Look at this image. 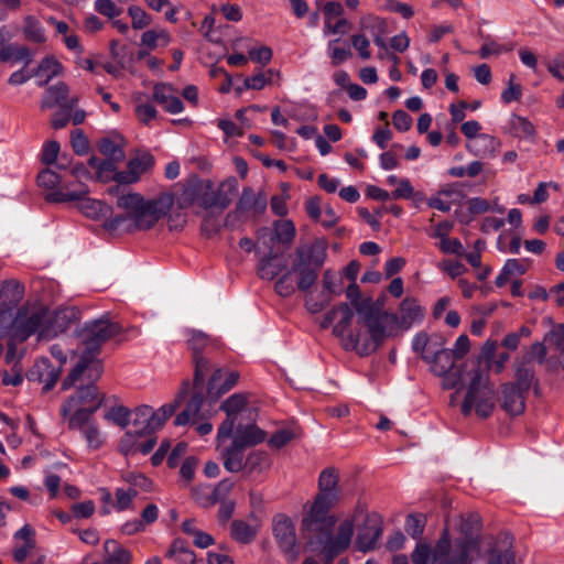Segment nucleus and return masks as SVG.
<instances>
[{
	"instance_id": "603ef678",
	"label": "nucleus",
	"mask_w": 564,
	"mask_h": 564,
	"mask_svg": "<svg viewBox=\"0 0 564 564\" xmlns=\"http://www.w3.org/2000/svg\"><path fill=\"white\" fill-rule=\"evenodd\" d=\"M275 239L281 243H291L295 237V226L292 220H276L273 224Z\"/></svg>"
},
{
	"instance_id": "e433bc0d",
	"label": "nucleus",
	"mask_w": 564,
	"mask_h": 564,
	"mask_svg": "<svg viewBox=\"0 0 564 564\" xmlns=\"http://www.w3.org/2000/svg\"><path fill=\"white\" fill-rule=\"evenodd\" d=\"M63 70L62 64L53 56L44 57L39 64L34 76L40 79V85H46L52 78Z\"/></svg>"
},
{
	"instance_id": "8fccbe9b",
	"label": "nucleus",
	"mask_w": 564,
	"mask_h": 564,
	"mask_svg": "<svg viewBox=\"0 0 564 564\" xmlns=\"http://www.w3.org/2000/svg\"><path fill=\"white\" fill-rule=\"evenodd\" d=\"M327 53L334 66H338L351 56V51L346 43H341L340 39L328 42Z\"/></svg>"
},
{
	"instance_id": "bb28decb",
	"label": "nucleus",
	"mask_w": 564,
	"mask_h": 564,
	"mask_svg": "<svg viewBox=\"0 0 564 564\" xmlns=\"http://www.w3.org/2000/svg\"><path fill=\"white\" fill-rule=\"evenodd\" d=\"M500 147V140L487 133H481L467 144L468 151L480 158H495Z\"/></svg>"
},
{
	"instance_id": "393cba45",
	"label": "nucleus",
	"mask_w": 564,
	"mask_h": 564,
	"mask_svg": "<svg viewBox=\"0 0 564 564\" xmlns=\"http://www.w3.org/2000/svg\"><path fill=\"white\" fill-rule=\"evenodd\" d=\"M172 91L173 88L171 85H155L153 89V99L161 105L166 112L176 115L184 110V105L180 97L173 95Z\"/></svg>"
},
{
	"instance_id": "423d86ee",
	"label": "nucleus",
	"mask_w": 564,
	"mask_h": 564,
	"mask_svg": "<svg viewBox=\"0 0 564 564\" xmlns=\"http://www.w3.org/2000/svg\"><path fill=\"white\" fill-rule=\"evenodd\" d=\"M3 330V338L12 334L19 341H24L34 334L40 338H50L58 333L54 326V313L36 303L20 306L12 317V323Z\"/></svg>"
},
{
	"instance_id": "58836bf2",
	"label": "nucleus",
	"mask_w": 564,
	"mask_h": 564,
	"mask_svg": "<svg viewBox=\"0 0 564 564\" xmlns=\"http://www.w3.org/2000/svg\"><path fill=\"white\" fill-rule=\"evenodd\" d=\"M280 78V72L273 68H269L264 72H259L252 76H248L243 80V87L246 89L261 90L267 85H270L274 79Z\"/></svg>"
},
{
	"instance_id": "2eb2a0df",
	"label": "nucleus",
	"mask_w": 564,
	"mask_h": 564,
	"mask_svg": "<svg viewBox=\"0 0 564 564\" xmlns=\"http://www.w3.org/2000/svg\"><path fill=\"white\" fill-rule=\"evenodd\" d=\"M362 519V523L359 527L356 545L361 552H368L376 547L383 530V522L380 514L377 512H368L364 507V513L355 520Z\"/></svg>"
},
{
	"instance_id": "c756f323",
	"label": "nucleus",
	"mask_w": 564,
	"mask_h": 564,
	"mask_svg": "<svg viewBox=\"0 0 564 564\" xmlns=\"http://www.w3.org/2000/svg\"><path fill=\"white\" fill-rule=\"evenodd\" d=\"M32 375L37 376V380L43 383V391L47 392L57 382L59 369L53 367L48 358H41L35 362Z\"/></svg>"
},
{
	"instance_id": "f8f14e48",
	"label": "nucleus",
	"mask_w": 564,
	"mask_h": 564,
	"mask_svg": "<svg viewBox=\"0 0 564 564\" xmlns=\"http://www.w3.org/2000/svg\"><path fill=\"white\" fill-rule=\"evenodd\" d=\"M273 535L285 558L290 563L296 562L300 555V545L295 533V525L290 517L276 514L273 518Z\"/></svg>"
},
{
	"instance_id": "e2e57ef3",
	"label": "nucleus",
	"mask_w": 564,
	"mask_h": 564,
	"mask_svg": "<svg viewBox=\"0 0 564 564\" xmlns=\"http://www.w3.org/2000/svg\"><path fill=\"white\" fill-rule=\"evenodd\" d=\"M516 76L513 74L510 75L508 80V87L503 89L501 93V100L505 104H511L513 101H519L522 97V88L520 84L514 83Z\"/></svg>"
},
{
	"instance_id": "4468645a",
	"label": "nucleus",
	"mask_w": 564,
	"mask_h": 564,
	"mask_svg": "<svg viewBox=\"0 0 564 564\" xmlns=\"http://www.w3.org/2000/svg\"><path fill=\"white\" fill-rule=\"evenodd\" d=\"M23 296L24 286L18 281H7L0 289V339L3 338V329L12 323Z\"/></svg>"
},
{
	"instance_id": "37998d69",
	"label": "nucleus",
	"mask_w": 564,
	"mask_h": 564,
	"mask_svg": "<svg viewBox=\"0 0 564 564\" xmlns=\"http://www.w3.org/2000/svg\"><path fill=\"white\" fill-rule=\"evenodd\" d=\"M400 316L404 324L422 321L424 313L416 300L406 297L400 304Z\"/></svg>"
},
{
	"instance_id": "20e7f679",
	"label": "nucleus",
	"mask_w": 564,
	"mask_h": 564,
	"mask_svg": "<svg viewBox=\"0 0 564 564\" xmlns=\"http://www.w3.org/2000/svg\"><path fill=\"white\" fill-rule=\"evenodd\" d=\"M56 169L58 171L44 169L37 175V185L44 191L47 203H69L88 195L89 188L85 181L90 178V172L84 164L76 163L68 167L59 159Z\"/></svg>"
},
{
	"instance_id": "49530a36",
	"label": "nucleus",
	"mask_w": 564,
	"mask_h": 564,
	"mask_svg": "<svg viewBox=\"0 0 564 564\" xmlns=\"http://www.w3.org/2000/svg\"><path fill=\"white\" fill-rule=\"evenodd\" d=\"M516 47V43L512 41H508L505 43H500L496 40H490L485 42L479 51L478 55L480 58H488L490 56H499L503 53H508L513 51Z\"/></svg>"
},
{
	"instance_id": "412c9836",
	"label": "nucleus",
	"mask_w": 564,
	"mask_h": 564,
	"mask_svg": "<svg viewBox=\"0 0 564 564\" xmlns=\"http://www.w3.org/2000/svg\"><path fill=\"white\" fill-rule=\"evenodd\" d=\"M69 89L64 83H58L55 86L47 88L45 96L42 99L41 107L43 109H52L59 107L73 110L78 99L76 97L68 98Z\"/></svg>"
},
{
	"instance_id": "69168bd1",
	"label": "nucleus",
	"mask_w": 564,
	"mask_h": 564,
	"mask_svg": "<svg viewBox=\"0 0 564 564\" xmlns=\"http://www.w3.org/2000/svg\"><path fill=\"white\" fill-rule=\"evenodd\" d=\"M294 438V433L290 429H281L273 433L268 440V445L272 448L280 449Z\"/></svg>"
},
{
	"instance_id": "338daca9",
	"label": "nucleus",
	"mask_w": 564,
	"mask_h": 564,
	"mask_svg": "<svg viewBox=\"0 0 564 564\" xmlns=\"http://www.w3.org/2000/svg\"><path fill=\"white\" fill-rule=\"evenodd\" d=\"M339 282H340V279L337 276L336 272H334L332 270H326L323 273V279H322L323 289L322 290L327 292L332 296H335L340 293Z\"/></svg>"
},
{
	"instance_id": "7c9ffc66",
	"label": "nucleus",
	"mask_w": 564,
	"mask_h": 564,
	"mask_svg": "<svg viewBox=\"0 0 564 564\" xmlns=\"http://www.w3.org/2000/svg\"><path fill=\"white\" fill-rule=\"evenodd\" d=\"M133 430L142 431L148 434H152L158 430V426L152 422L154 419V411L152 406L142 404L134 409L132 412Z\"/></svg>"
},
{
	"instance_id": "6ab92c4d",
	"label": "nucleus",
	"mask_w": 564,
	"mask_h": 564,
	"mask_svg": "<svg viewBox=\"0 0 564 564\" xmlns=\"http://www.w3.org/2000/svg\"><path fill=\"white\" fill-rule=\"evenodd\" d=\"M154 164L153 155L143 152L130 159L127 163V170L118 173L119 184H133L137 183L141 175L148 172Z\"/></svg>"
},
{
	"instance_id": "680f3d73",
	"label": "nucleus",
	"mask_w": 564,
	"mask_h": 564,
	"mask_svg": "<svg viewBox=\"0 0 564 564\" xmlns=\"http://www.w3.org/2000/svg\"><path fill=\"white\" fill-rule=\"evenodd\" d=\"M534 373L532 370L525 367H518L516 371V381L508 383L509 386H516L517 389L523 391L524 393L529 391Z\"/></svg>"
},
{
	"instance_id": "3c124183",
	"label": "nucleus",
	"mask_w": 564,
	"mask_h": 564,
	"mask_svg": "<svg viewBox=\"0 0 564 564\" xmlns=\"http://www.w3.org/2000/svg\"><path fill=\"white\" fill-rule=\"evenodd\" d=\"M171 41V36L165 30H148L143 32L141 36V44L149 50H154L161 42L163 46H166Z\"/></svg>"
},
{
	"instance_id": "09e8293b",
	"label": "nucleus",
	"mask_w": 564,
	"mask_h": 564,
	"mask_svg": "<svg viewBox=\"0 0 564 564\" xmlns=\"http://www.w3.org/2000/svg\"><path fill=\"white\" fill-rule=\"evenodd\" d=\"M333 297L323 290L318 293L308 292L305 295V308L312 314L319 313L332 302Z\"/></svg>"
},
{
	"instance_id": "9b49d317",
	"label": "nucleus",
	"mask_w": 564,
	"mask_h": 564,
	"mask_svg": "<svg viewBox=\"0 0 564 564\" xmlns=\"http://www.w3.org/2000/svg\"><path fill=\"white\" fill-rule=\"evenodd\" d=\"M495 392L487 378L475 370L462 404V413L467 416L475 410L480 417H488L495 408Z\"/></svg>"
},
{
	"instance_id": "f257e3e1",
	"label": "nucleus",
	"mask_w": 564,
	"mask_h": 564,
	"mask_svg": "<svg viewBox=\"0 0 564 564\" xmlns=\"http://www.w3.org/2000/svg\"><path fill=\"white\" fill-rule=\"evenodd\" d=\"M338 484L339 474L336 468L328 467L319 474L318 492L301 522L307 544L314 552L324 555L326 563L349 547L355 533V520L364 513V506L358 503L352 513L340 521L334 533L336 517L329 511L340 498Z\"/></svg>"
},
{
	"instance_id": "2f4dec72",
	"label": "nucleus",
	"mask_w": 564,
	"mask_h": 564,
	"mask_svg": "<svg viewBox=\"0 0 564 564\" xmlns=\"http://www.w3.org/2000/svg\"><path fill=\"white\" fill-rule=\"evenodd\" d=\"M202 389L203 387L195 389V392L187 402L186 408L176 415L174 421L175 425L184 426L189 422L196 423V417L199 414V410L203 403V395L200 394Z\"/></svg>"
},
{
	"instance_id": "c85d7f7f",
	"label": "nucleus",
	"mask_w": 564,
	"mask_h": 564,
	"mask_svg": "<svg viewBox=\"0 0 564 564\" xmlns=\"http://www.w3.org/2000/svg\"><path fill=\"white\" fill-rule=\"evenodd\" d=\"M524 392L516 386L505 384L502 388V408L511 415H519L525 409Z\"/></svg>"
},
{
	"instance_id": "c03bdc74",
	"label": "nucleus",
	"mask_w": 564,
	"mask_h": 564,
	"mask_svg": "<svg viewBox=\"0 0 564 564\" xmlns=\"http://www.w3.org/2000/svg\"><path fill=\"white\" fill-rule=\"evenodd\" d=\"M509 132L516 138H530L534 135L535 129L528 118L512 115L509 119Z\"/></svg>"
},
{
	"instance_id": "de8ad7c7",
	"label": "nucleus",
	"mask_w": 564,
	"mask_h": 564,
	"mask_svg": "<svg viewBox=\"0 0 564 564\" xmlns=\"http://www.w3.org/2000/svg\"><path fill=\"white\" fill-rule=\"evenodd\" d=\"M24 36L34 43H44L46 41L45 32L41 22L33 15H28L23 23Z\"/></svg>"
},
{
	"instance_id": "79ce46f5",
	"label": "nucleus",
	"mask_w": 564,
	"mask_h": 564,
	"mask_svg": "<svg viewBox=\"0 0 564 564\" xmlns=\"http://www.w3.org/2000/svg\"><path fill=\"white\" fill-rule=\"evenodd\" d=\"M165 556L177 564H194L195 553L189 550L182 540H175Z\"/></svg>"
},
{
	"instance_id": "dca6fc26",
	"label": "nucleus",
	"mask_w": 564,
	"mask_h": 564,
	"mask_svg": "<svg viewBox=\"0 0 564 564\" xmlns=\"http://www.w3.org/2000/svg\"><path fill=\"white\" fill-rule=\"evenodd\" d=\"M248 398L243 393H235L225 400L220 409L226 413L227 419L220 424L217 431L218 447L229 438L236 425L237 415L247 406Z\"/></svg>"
},
{
	"instance_id": "1a4fd4ad",
	"label": "nucleus",
	"mask_w": 564,
	"mask_h": 564,
	"mask_svg": "<svg viewBox=\"0 0 564 564\" xmlns=\"http://www.w3.org/2000/svg\"><path fill=\"white\" fill-rule=\"evenodd\" d=\"M236 180L223 183L217 191L213 189L210 181L195 180L188 182L176 197V204L180 209H187L192 206H199L202 209L219 208L225 209L229 206L231 198L224 191L225 186L229 189H236Z\"/></svg>"
},
{
	"instance_id": "b1692460",
	"label": "nucleus",
	"mask_w": 564,
	"mask_h": 564,
	"mask_svg": "<svg viewBox=\"0 0 564 564\" xmlns=\"http://www.w3.org/2000/svg\"><path fill=\"white\" fill-rule=\"evenodd\" d=\"M230 437H232L231 441L237 444L250 447L264 442L267 440V433L256 424H239L236 429L234 427V432Z\"/></svg>"
},
{
	"instance_id": "6e6552de",
	"label": "nucleus",
	"mask_w": 564,
	"mask_h": 564,
	"mask_svg": "<svg viewBox=\"0 0 564 564\" xmlns=\"http://www.w3.org/2000/svg\"><path fill=\"white\" fill-rule=\"evenodd\" d=\"M327 247L325 239L317 238L295 249L292 271L297 274L300 291L307 292L317 281L318 271L327 259Z\"/></svg>"
},
{
	"instance_id": "bf43d9fd",
	"label": "nucleus",
	"mask_w": 564,
	"mask_h": 564,
	"mask_svg": "<svg viewBox=\"0 0 564 564\" xmlns=\"http://www.w3.org/2000/svg\"><path fill=\"white\" fill-rule=\"evenodd\" d=\"M234 482L229 479H223L212 490L207 498L208 505L226 501L225 498L231 491Z\"/></svg>"
},
{
	"instance_id": "052dcab7",
	"label": "nucleus",
	"mask_w": 564,
	"mask_h": 564,
	"mask_svg": "<svg viewBox=\"0 0 564 564\" xmlns=\"http://www.w3.org/2000/svg\"><path fill=\"white\" fill-rule=\"evenodd\" d=\"M128 14L132 20V28L141 30L151 23V17L141 7L131 6L128 8Z\"/></svg>"
},
{
	"instance_id": "aec40b11",
	"label": "nucleus",
	"mask_w": 564,
	"mask_h": 564,
	"mask_svg": "<svg viewBox=\"0 0 564 564\" xmlns=\"http://www.w3.org/2000/svg\"><path fill=\"white\" fill-rule=\"evenodd\" d=\"M239 380L237 371L224 372L220 368L216 369L207 387V397L212 402L217 401L223 394L232 389Z\"/></svg>"
},
{
	"instance_id": "4c0bfd02",
	"label": "nucleus",
	"mask_w": 564,
	"mask_h": 564,
	"mask_svg": "<svg viewBox=\"0 0 564 564\" xmlns=\"http://www.w3.org/2000/svg\"><path fill=\"white\" fill-rule=\"evenodd\" d=\"M88 164L96 171V176L101 182L116 181L118 183V173L113 161L101 160L96 156H91L88 160Z\"/></svg>"
},
{
	"instance_id": "a211bd4d",
	"label": "nucleus",
	"mask_w": 564,
	"mask_h": 564,
	"mask_svg": "<svg viewBox=\"0 0 564 564\" xmlns=\"http://www.w3.org/2000/svg\"><path fill=\"white\" fill-rule=\"evenodd\" d=\"M156 443V438L152 434L138 430L127 431L119 443V451L124 456H132L138 453L142 455L149 454Z\"/></svg>"
},
{
	"instance_id": "f704fd0d",
	"label": "nucleus",
	"mask_w": 564,
	"mask_h": 564,
	"mask_svg": "<svg viewBox=\"0 0 564 564\" xmlns=\"http://www.w3.org/2000/svg\"><path fill=\"white\" fill-rule=\"evenodd\" d=\"M104 550L107 564H131V552L116 540L105 541Z\"/></svg>"
},
{
	"instance_id": "9d476101",
	"label": "nucleus",
	"mask_w": 564,
	"mask_h": 564,
	"mask_svg": "<svg viewBox=\"0 0 564 564\" xmlns=\"http://www.w3.org/2000/svg\"><path fill=\"white\" fill-rule=\"evenodd\" d=\"M479 550L478 538L465 535L452 541L445 529L435 544L434 557L437 564H473V554Z\"/></svg>"
},
{
	"instance_id": "4be33fe9",
	"label": "nucleus",
	"mask_w": 564,
	"mask_h": 564,
	"mask_svg": "<svg viewBox=\"0 0 564 564\" xmlns=\"http://www.w3.org/2000/svg\"><path fill=\"white\" fill-rule=\"evenodd\" d=\"M426 364L430 365L431 371L438 376H445L454 367L455 357L449 349L444 347V341L438 344L433 351L425 356Z\"/></svg>"
},
{
	"instance_id": "0e129e2a",
	"label": "nucleus",
	"mask_w": 564,
	"mask_h": 564,
	"mask_svg": "<svg viewBox=\"0 0 564 564\" xmlns=\"http://www.w3.org/2000/svg\"><path fill=\"white\" fill-rule=\"evenodd\" d=\"M135 117L143 124H149L156 118L158 110L151 102H139L134 109Z\"/></svg>"
},
{
	"instance_id": "a19ab883",
	"label": "nucleus",
	"mask_w": 564,
	"mask_h": 564,
	"mask_svg": "<svg viewBox=\"0 0 564 564\" xmlns=\"http://www.w3.org/2000/svg\"><path fill=\"white\" fill-rule=\"evenodd\" d=\"M230 535L239 543H250L257 535V528L245 520H234L230 524Z\"/></svg>"
},
{
	"instance_id": "a18cd8bd",
	"label": "nucleus",
	"mask_w": 564,
	"mask_h": 564,
	"mask_svg": "<svg viewBox=\"0 0 564 564\" xmlns=\"http://www.w3.org/2000/svg\"><path fill=\"white\" fill-rule=\"evenodd\" d=\"M468 210L470 214L480 215L488 212L503 214L505 207L497 199L489 202L482 197H473L468 200Z\"/></svg>"
},
{
	"instance_id": "473e14b6",
	"label": "nucleus",
	"mask_w": 564,
	"mask_h": 564,
	"mask_svg": "<svg viewBox=\"0 0 564 564\" xmlns=\"http://www.w3.org/2000/svg\"><path fill=\"white\" fill-rule=\"evenodd\" d=\"M188 387L189 383L187 381L184 382L183 387L181 388L180 392L177 393L175 400L172 403L163 404L161 408L154 411V419L152 420V422L158 426V430L162 427L164 422L175 413L176 409L184 401L185 397L188 393Z\"/></svg>"
},
{
	"instance_id": "774afa93",
	"label": "nucleus",
	"mask_w": 564,
	"mask_h": 564,
	"mask_svg": "<svg viewBox=\"0 0 564 564\" xmlns=\"http://www.w3.org/2000/svg\"><path fill=\"white\" fill-rule=\"evenodd\" d=\"M94 7L98 13L109 19H115L122 12V9L111 0H96Z\"/></svg>"
},
{
	"instance_id": "ddd939ff",
	"label": "nucleus",
	"mask_w": 564,
	"mask_h": 564,
	"mask_svg": "<svg viewBox=\"0 0 564 564\" xmlns=\"http://www.w3.org/2000/svg\"><path fill=\"white\" fill-rule=\"evenodd\" d=\"M212 345V339L208 335L200 330H189L187 338V346L193 354L194 369V389L204 386V379L209 371V361L202 352Z\"/></svg>"
},
{
	"instance_id": "ea45409f",
	"label": "nucleus",
	"mask_w": 564,
	"mask_h": 564,
	"mask_svg": "<svg viewBox=\"0 0 564 564\" xmlns=\"http://www.w3.org/2000/svg\"><path fill=\"white\" fill-rule=\"evenodd\" d=\"M438 344H442L441 336H429L426 333H419L412 340V349L425 360V356L433 351Z\"/></svg>"
},
{
	"instance_id": "13d9d810",
	"label": "nucleus",
	"mask_w": 564,
	"mask_h": 564,
	"mask_svg": "<svg viewBox=\"0 0 564 564\" xmlns=\"http://www.w3.org/2000/svg\"><path fill=\"white\" fill-rule=\"evenodd\" d=\"M292 273V269L288 270L275 282L274 290L282 297H289L295 292Z\"/></svg>"
},
{
	"instance_id": "39448f33",
	"label": "nucleus",
	"mask_w": 564,
	"mask_h": 564,
	"mask_svg": "<svg viewBox=\"0 0 564 564\" xmlns=\"http://www.w3.org/2000/svg\"><path fill=\"white\" fill-rule=\"evenodd\" d=\"M358 319L367 327L370 338L362 340L360 332H356L348 335V341L360 356L373 352L387 337L392 336L398 324L397 315L382 311L380 303L371 297L358 307Z\"/></svg>"
},
{
	"instance_id": "c9c22d12",
	"label": "nucleus",
	"mask_w": 564,
	"mask_h": 564,
	"mask_svg": "<svg viewBox=\"0 0 564 564\" xmlns=\"http://www.w3.org/2000/svg\"><path fill=\"white\" fill-rule=\"evenodd\" d=\"M68 429L78 430L83 434L87 446L93 451L99 449L105 443L102 432L98 427L97 423L91 419H89L87 423H82L80 426Z\"/></svg>"
},
{
	"instance_id": "a878e982",
	"label": "nucleus",
	"mask_w": 564,
	"mask_h": 564,
	"mask_svg": "<svg viewBox=\"0 0 564 564\" xmlns=\"http://www.w3.org/2000/svg\"><path fill=\"white\" fill-rule=\"evenodd\" d=\"M286 271L288 262L284 257L272 252L261 258L258 264V274L264 280H273Z\"/></svg>"
},
{
	"instance_id": "0eeeda50",
	"label": "nucleus",
	"mask_w": 564,
	"mask_h": 564,
	"mask_svg": "<svg viewBox=\"0 0 564 564\" xmlns=\"http://www.w3.org/2000/svg\"><path fill=\"white\" fill-rule=\"evenodd\" d=\"M96 381L83 375L76 382H80V387L61 405V416L67 421L68 427L87 423L102 405L104 397L99 394Z\"/></svg>"
},
{
	"instance_id": "72a5a7b5",
	"label": "nucleus",
	"mask_w": 564,
	"mask_h": 564,
	"mask_svg": "<svg viewBox=\"0 0 564 564\" xmlns=\"http://www.w3.org/2000/svg\"><path fill=\"white\" fill-rule=\"evenodd\" d=\"M270 466L269 455L265 451L251 449L243 462V469L246 475L260 474Z\"/></svg>"
},
{
	"instance_id": "5701e85b",
	"label": "nucleus",
	"mask_w": 564,
	"mask_h": 564,
	"mask_svg": "<svg viewBox=\"0 0 564 564\" xmlns=\"http://www.w3.org/2000/svg\"><path fill=\"white\" fill-rule=\"evenodd\" d=\"M267 205L268 199L264 193L256 194L251 187H245L237 202L236 212L262 214L267 209Z\"/></svg>"
},
{
	"instance_id": "5fc2aeb1",
	"label": "nucleus",
	"mask_w": 564,
	"mask_h": 564,
	"mask_svg": "<svg viewBox=\"0 0 564 564\" xmlns=\"http://www.w3.org/2000/svg\"><path fill=\"white\" fill-rule=\"evenodd\" d=\"M138 491L133 488L124 489V488H117L115 491V502L112 505V508L118 511H124L129 509L132 505L133 499L137 497Z\"/></svg>"
},
{
	"instance_id": "864d4df0",
	"label": "nucleus",
	"mask_w": 564,
	"mask_h": 564,
	"mask_svg": "<svg viewBox=\"0 0 564 564\" xmlns=\"http://www.w3.org/2000/svg\"><path fill=\"white\" fill-rule=\"evenodd\" d=\"M131 414L132 412L127 406L116 405L107 411L105 419L124 429L129 425Z\"/></svg>"
},
{
	"instance_id": "f03ea898",
	"label": "nucleus",
	"mask_w": 564,
	"mask_h": 564,
	"mask_svg": "<svg viewBox=\"0 0 564 564\" xmlns=\"http://www.w3.org/2000/svg\"><path fill=\"white\" fill-rule=\"evenodd\" d=\"M79 202L80 212L88 218L105 219L104 228L108 231H116L131 221L134 228L147 230L164 217L174 204V197L170 193H162L153 199H144L138 193H128L118 197L117 206L126 212V215L111 216V206L99 199L84 196Z\"/></svg>"
},
{
	"instance_id": "6e6d98bb",
	"label": "nucleus",
	"mask_w": 564,
	"mask_h": 564,
	"mask_svg": "<svg viewBox=\"0 0 564 564\" xmlns=\"http://www.w3.org/2000/svg\"><path fill=\"white\" fill-rule=\"evenodd\" d=\"M435 547L432 550L429 544L417 542L414 551L411 554L413 564H432V561L437 564L434 557Z\"/></svg>"
},
{
	"instance_id": "4d7b16f0",
	"label": "nucleus",
	"mask_w": 564,
	"mask_h": 564,
	"mask_svg": "<svg viewBox=\"0 0 564 564\" xmlns=\"http://www.w3.org/2000/svg\"><path fill=\"white\" fill-rule=\"evenodd\" d=\"M98 149L101 154L107 156L110 161H119L123 158V150L116 141L105 138L101 139Z\"/></svg>"
},
{
	"instance_id": "f3484780",
	"label": "nucleus",
	"mask_w": 564,
	"mask_h": 564,
	"mask_svg": "<svg viewBox=\"0 0 564 564\" xmlns=\"http://www.w3.org/2000/svg\"><path fill=\"white\" fill-rule=\"evenodd\" d=\"M354 312L348 304L341 303L338 306L330 308L323 317L321 327L326 329L333 325V334L337 337H347L349 332Z\"/></svg>"
},
{
	"instance_id": "7ed1b4c3",
	"label": "nucleus",
	"mask_w": 564,
	"mask_h": 564,
	"mask_svg": "<svg viewBox=\"0 0 564 564\" xmlns=\"http://www.w3.org/2000/svg\"><path fill=\"white\" fill-rule=\"evenodd\" d=\"M121 326L109 318H98L85 323L80 332L84 351L77 365L70 370L62 382V389L68 390L76 386L78 379L86 375L89 380H98L104 371L101 360L98 359L104 343L121 333Z\"/></svg>"
},
{
	"instance_id": "cd10ccee",
	"label": "nucleus",
	"mask_w": 564,
	"mask_h": 564,
	"mask_svg": "<svg viewBox=\"0 0 564 564\" xmlns=\"http://www.w3.org/2000/svg\"><path fill=\"white\" fill-rule=\"evenodd\" d=\"M246 448L231 441L230 445L221 449V457L224 467L229 473H240L243 469V462H246Z\"/></svg>"
}]
</instances>
